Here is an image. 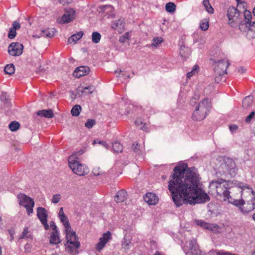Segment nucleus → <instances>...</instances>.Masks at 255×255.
<instances>
[{"label":"nucleus","instance_id":"nucleus-2","mask_svg":"<svg viewBox=\"0 0 255 255\" xmlns=\"http://www.w3.org/2000/svg\"><path fill=\"white\" fill-rule=\"evenodd\" d=\"M228 183L224 180L219 179L217 181H212L209 185L211 191H216L217 194L220 196L224 197V200H228L229 203L235 206H239L244 204L243 199L238 200L232 198L230 195V192L228 190Z\"/></svg>","mask_w":255,"mask_h":255},{"label":"nucleus","instance_id":"nucleus-12","mask_svg":"<svg viewBox=\"0 0 255 255\" xmlns=\"http://www.w3.org/2000/svg\"><path fill=\"white\" fill-rule=\"evenodd\" d=\"M111 233L108 231L107 233L103 234L102 237L99 239V242L97 244L96 250L98 251H101L102 249L105 247L106 244L111 238Z\"/></svg>","mask_w":255,"mask_h":255},{"label":"nucleus","instance_id":"nucleus-52","mask_svg":"<svg viewBox=\"0 0 255 255\" xmlns=\"http://www.w3.org/2000/svg\"><path fill=\"white\" fill-rule=\"evenodd\" d=\"M255 115V112H252L246 118V122L247 123H249L254 118Z\"/></svg>","mask_w":255,"mask_h":255},{"label":"nucleus","instance_id":"nucleus-47","mask_svg":"<svg viewBox=\"0 0 255 255\" xmlns=\"http://www.w3.org/2000/svg\"><path fill=\"white\" fill-rule=\"evenodd\" d=\"M249 23H246L245 21H243V22L241 20L240 22L239 23L238 27L236 28H239V29L241 31H245L247 27L249 26L248 25Z\"/></svg>","mask_w":255,"mask_h":255},{"label":"nucleus","instance_id":"nucleus-57","mask_svg":"<svg viewBox=\"0 0 255 255\" xmlns=\"http://www.w3.org/2000/svg\"><path fill=\"white\" fill-rule=\"evenodd\" d=\"M246 71V69L244 67H240L238 68V72L241 74H243Z\"/></svg>","mask_w":255,"mask_h":255},{"label":"nucleus","instance_id":"nucleus-26","mask_svg":"<svg viewBox=\"0 0 255 255\" xmlns=\"http://www.w3.org/2000/svg\"><path fill=\"white\" fill-rule=\"evenodd\" d=\"M84 33L82 31H79L77 33L74 34L71 36V37L68 39V42L69 43H75L78 40L80 39Z\"/></svg>","mask_w":255,"mask_h":255},{"label":"nucleus","instance_id":"nucleus-8","mask_svg":"<svg viewBox=\"0 0 255 255\" xmlns=\"http://www.w3.org/2000/svg\"><path fill=\"white\" fill-rule=\"evenodd\" d=\"M23 45L19 42H12L8 47V52L12 56H18L22 54Z\"/></svg>","mask_w":255,"mask_h":255},{"label":"nucleus","instance_id":"nucleus-30","mask_svg":"<svg viewBox=\"0 0 255 255\" xmlns=\"http://www.w3.org/2000/svg\"><path fill=\"white\" fill-rule=\"evenodd\" d=\"M95 90V88L94 87V86L92 85H89V86H88L87 87H82V90H81L80 88H79L78 89V91L79 92H81L82 94L83 93H87V92L86 91V90H87V91H88L87 93L90 94H92Z\"/></svg>","mask_w":255,"mask_h":255},{"label":"nucleus","instance_id":"nucleus-31","mask_svg":"<svg viewBox=\"0 0 255 255\" xmlns=\"http://www.w3.org/2000/svg\"><path fill=\"white\" fill-rule=\"evenodd\" d=\"M163 39L161 37H157L153 39L152 42L150 45V47L157 48L159 45L162 43Z\"/></svg>","mask_w":255,"mask_h":255},{"label":"nucleus","instance_id":"nucleus-33","mask_svg":"<svg viewBox=\"0 0 255 255\" xmlns=\"http://www.w3.org/2000/svg\"><path fill=\"white\" fill-rule=\"evenodd\" d=\"M203 4L208 13L210 14H213L214 13V9L210 4L209 0H203Z\"/></svg>","mask_w":255,"mask_h":255},{"label":"nucleus","instance_id":"nucleus-28","mask_svg":"<svg viewBox=\"0 0 255 255\" xmlns=\"http://www.w3.org/2000/svg\"><path fill=\"white\" fill-rule=\"evenodd\" d=\"M253 100V97L251 96H249L245 98L243 101V107L245 109L249 108L251 106Z\"/></svg>","mask_w":255,"mask_h":255},{"label":"nucleus","instance_id":"nucleus-3","mask_svg":"<svg viewBox=\"0 0 255 255\" xmlns=\"http://www.w3.org/2000/svg\"><path fill=\"white\" fill-rule=\"evenodd\" d=\"M211 103L208 98H205L199 102L192 116V119L195 121H200L204 119L211 108Z\"/></svg>","mask_w":255,"mask_h":255},{"label":"nucleus","instance_id":"nucleus-29","mask_svg":"<svg viewBox=\"0 0 255 255\" xmlns=\"http://www.w3.org/2000/svg\"><path fill=\"white\" fill-rule=\"evenodd\" d=\"M180 54L183 58H186L190 54V50L187 47L182 46L180 49Z\"/></svg>","mask_w":255,"mask_h":255},{"label":"nucleus","instance_id":"nucleus-37","mask_svg":"<svg viewBox=\"0 0 255 255\" xmlns=\"http://www.w3.org/2000/svg\"><path fill=\"white\" fill-rule=\"evenodd\" d=\"M20 124L16 121H13L10 123L8 125V128L11 131H15L19 129Z\"/></svg>","mask_w":255,"mask_h":255},{"label":"nucleus","instance_id":"nucleus-63","mask_svg":"<svg viewBox=\"0 0 255 255\" xmlns=\"http://www.w3.org/2000/svg\"><path fill=\"white\" fill-rule=\"evenodd\" d=\"M135 124L139 126L140 125H142V123L138 121H136L135 122Z\"/></svg>","mask_w":255,"mask_h":255},{"label":"nucleus","instance_id":"nucleus-6","mask_svg":"<svg viewBox=\"0 0 255 255\" xmlns=\"http://www.w3.org/2000/svg\"><path fill=\"white\" fill-rule=\"evenodd\" d=\"M241 12L234 6H230L227 10L228 24L233 28H237L241 21Z\"/></svg>","mask_w":255,"mask_h":255},{"label":"nucleus","instance_id":"nucleus-55","mask_svg":"<svg viewBox=\"0 0 255 255\" xmlns=\"http://www.w3.org/2000/svg\"><path fill=\"white\" fill-rule=\"evenodd\" d=\"M50 226L51 228H52V229L53 230V231H57V226L53 221H51L50 222Z\"/></svg>","mask_w":255,"mask_h":255},{"label":"nucleus","instance_id":"nucleus-58","mask_svg":"<svg viewBox=\"0 0 255 255\" xmlns=\"http://www.w3.org/2000/svg\"><path fill=\"white\" fill-rule=\"evenodd\" d=\"M98 143L102 144L103 146H104L107 149H108L109 147V145L106 141H99Z\"/></svg>","mask_w":255,"mask_h":255},{"label":"nucleus","instance_id":"nucleus-45","mask_svg":"<svg viewBox=\"0 0 255 255\" xmlns=\"http://www.w3.org/2000/svg\"><path fill=\"white\" fill-rule=\"evenodd\" d=\"M200 99V95L199 94H195L193 97L191 99L190 101V104L194 106L196 105Z\"/></svg>","mask_w":255,"mask_h":255},{"label":"nucleus","instance_id":"nucleus-5","mask_svg":"<svg viewBox=\"0 0 255 255\" xmlns=\"http://www.w3.org/2000/svg\"><path fill=\"white\" fill-rule=\"evenodd\" d=\"M68 164L74 173L79 176H84L88 172L87 167L78 161V158L75 155L69 156Z\"/></svg>","mask_w":255,"mask_h":255},{"label":"nucleus","instance_id":"nucleus-59","mask_svg":"<svg viewBox=\"0 0 255 255\" xmlns=\"http://www.w3.org/2000/svg\"><path fill=\"white\" fill-rule=\"evenodd\" d=\"M24 249L25 251L29 252L30 251L31 246L29 244H27L25 245Z\"/></svg>","mask_w":255,"mask_h":255},{"label":"nucleus","instance_id":"nucleus-1","mask_svg":"<svg viewBox=\"0 0 255 255\" xmlns=\"http://www.w3.org/2000/svg\"><path fill=\"white\" fill-rule=\"evenodd\" d=\"M173 171L168 187L177 207L183 204L203 203L210 200L201 187V177L197 169L176 166Z\"/></svg>","mask_w":255,"mask_h":255},{"label":"nucleus","instance_id":"nucleus-18","mask_svg":"<svg viewBox=\"0 0 255 255\" xmlns=\"http://www.w3.org/2000/svg\"><path fill=\"white\" fill-rule=\"evenodd\" d=\"M58 215L61 222L63 223L65 228H67V231L70 230V223L68 218L64 213L63 208L62 207L60 209Z\"/></svg>","mask_w":255,"mask_h":255},{"label":"nucleus","instance_id":"nucleus-27","mask_svg":"<svg viewBox=\"0 0 255 255\" xmlns=\"http://www.w3.org/2000/svg\"><path fill=\"white\" fill-rule=\"evenodd\" d=\"M0 101L1 102V106L4 108H8L9 106L10 103L9 102L8 99L7 98L6 94L5 93H3L0 98Z\"/></svg>","mask_w":255,"mask_h":255},{"label":"nucleus","instance_id":"nucleus-9","mask_svg":"<svg viewBox=\"0 0 255 255\" xmlns=\"http://www.w3.org/2000/svg\"><path fill=\"white\" fill-rule=\"evenodd\" d=\"M230 63L226 59L215 62L214 72L215 74H227V68Z\"/></svg>","mask_w":255,"mask_h":255},{"label":"nucleus","instance_id":"nucleus-51","mask_svg":"<svg viewBox=\"0 0 255 255\" xmlns=\"http://www.w3.org/2000/svg\"><path fill=\"white\" fill-rule=\"evenodd\" d=\"M129 35L128 33H126L123 35L120 36L119 41L121 43H124L127 39H128Z\"/></svg>","mask_w":255,"mask_h":255},{"label":"nucleus","instance_id":"nucleus-22","mask_svg":"<svg viewBox=\"0 0 255 255\" xmlns=\"http://www.w3.org/2000/svg\"><path fill=\"white\" fill-rule=\"evenodd\" d=\"M127 198V193L125 190L119 191L115 196V200L117 203L124 201Z\"/></svg>","mask_w":255,"mask_h":255},{"label":"nucleus","instance_id":"nucleus-42","mask_svg":"<svg viewBox=\"0 0 255 255\" xmlns=\"http://www.w3.org/2000/svg\"><path fill=\"white\" fill-rule=\"evenodd\" d=\"M101 38V35L100 33L97 32H94L92 34V41L95 43L99 42Z\"/></svg>","mask_w":255,"mask_h":255},{"label":"nucleus","instance_id":"nucleus-40","mask_svg":"<svg viewBox=\"0 0 255 255\" xmlns=\"http://www.w3.org/2000/svg\"><path fill=\"white\" fill-rule=\"evenodd\" d=\"M100 9H101V10H102L103 12L107 14H110L111 12H112L114 10V7L110 5H105L101 6Z\"/></svg>","mask_w":255,"mask_h":255},{"label":"nucleus","instance_id":"nucleus-36","mask_svg":"<svg viewBox=\"0 0 255 255\" xmlns=\"http://www.w3.org/2000/svg\"><path fill=\"white\" fill-rule=\"evenodd\" d=\"M175 9L176 5L173 2H169L165 5V9L168 12L172 13L175 11Z\"/></svg>","mask_w":255,"mask_h":255},{"label":"nucleus","instance_id":"nucleus-53","mask_svg":"<svg viewBox=\"0 0 255 255\" xmlns=\"http://www.w3.org/2000/svg\"><path fill=\"white\" fill-rule=\"evenodd\" d=\"M139 145L137 143L134 144L133 143L132 146V148L133 151L135 153H139Z\"/></svg>","mask_w":255,"mask_h":255},{"label":"nucleus","instance_id":"nucleus-14","mask_svg":"<svg viewBox=\"0 0 255 255\" xmlns=\"http://www.w3.org/2000/svg\"><path fill=\"white\" fill-rule=\"evenodd\" d=\"M90 68L87 66H80L77 67L73 73V76L76 78L85 76L89 74Z\"/></svg>","mask_w":255,"mask_h":255},{"label":"nucleus","instance_id":"nucleus-4","mask_svg":"<svg viewBox=\"0 0 255 255\" xmlns=\"http://www.w3.org/2000/svg\"><path fill=\"white\" fill-rule=\"evenodd\" d=\"M65 233L66 243L65 246L66 247V250L70 254H73L80 247V242L78 241L76 232L71 230L70 226V230L67 231V228H65Z\"/></svg>","mask_w":255,"mask_h":255},{"label":"nucleus","instance_id":"nucleus-56","mask_svg":"<svg viewBox=\"0 0 255 255\" xmlns=\"http://www.w3.org/2000/svg\"><path fill=\"white\" fill-rule=\"evenodd\" d=\"M191 255H204L199 249L196 250L195 252H191Z\"/></svg>","mask_w":255,"mask_h":255},{"label":"nucleus","instance_id":"nucleus-60","mask_svg":"<svg viewBox=\"0 0 255 255\" xmlns=\"http://www.w3.org/2000/svg\"><path fill=\"white\" fill-rule=\"evenodd\" d=\"M60 3H62L63 4H65L66 3H70L71 1V0H59Z\"/></svg>","mask_w":255,"mask_h":255},{"label":"nucleus","instance_id":"nucleus-34","mask_svg":"<svg viewBox=\"0 0 255 255\" xmlns=\"http://www.w3.org/2000/svg\"><path fill=\"white\" fill-rule=\"evenodd\" d=\"M32 236L28 231V228L25 227L22 233L21 236L19 237V239H32Z\"/></svg>","mask_w":255,"mask_h":255},{"label":"nucleus","instance_id":"nucleus-64","mask_svg":"<svg viewBox=\"0 0 255 255\" xmlns=\"http://www.w3.org/2000/svg\"><path fill=\"white\" fill-rule=\"evenodd\" d=\"M253 219L255 221V213L253 215Z\"/></svg>","mask_w":255,"mask_h":255},{"label":"nucleus","instance_id":"nucleus-16","mask_svg":"<svg viewBox=\"0 0 255 255\" xmlns=\"http://www.w3.org/2000/svg\"><path fill=\"white\" fill-rule=\"evenodd\" d=\"M56 32V30L55 28H47L45 29H43L41 30V34L40 36H37V35H33V37L39 38L41 36L48 37V38H52L53 37Z\"/></svg>","mask_w":255,"mask_h":255},{"label":"nucleus","instance_id":"nucleus-20","mask_svg":"<svg viewBox=\"0 0 255 255\" xmlns=\"http://www.w3.org/2000/svg\"><path fill=\"white\" fill-rule=\"evenodd\" d=\"M112 27L118 30L119 32H122L125 29V23L124 20L119 19L118 20L114 21L112 25Z\"/></svg>","mask_w":255,"mask_h":255},{"label":"nucleus","instance_id":"nucleus-23","mask_svg":"<svg viewBox=\"0 0 255 255\" xmlns=\"http://www.w3.org/2000/svg\"><path fill=\"white\" fill-rule=\"evenodd\" d=\"M197 224L205 229L212 231L215 230L218 228V226L216 224H209L202 220L198 221Z\"/></svg>","mask_w":255,"mask_h":255},{"label":"nucleus","instance_id":"nucleus-17","mask_svg":"<svg viewBox=\"0 0 255 255\" xmlns=\"http://www.w3.org/2000/svg\"><path fill=\"white\" fill-rule=\"evenodd\" d=\"M20 27V23L17 21H14L12 23V27L10 28L8 34V37L10 39H13L16 35V30L19 29Z\"/></svg>","mask_w":255,"mask_h":255},{"label":"nucleus","instance_id":"nucleus-11","mask_svg":"<svg viewBox=\"0 0 255 255\" xmlns=\"http://www.w3.org/2000/svg\"><path fill=\"white\" fill-rule=\"evenodd\" d=\"M237 206L243 213H248L255 208V197L252 196L251 200L248 201L246 204L244 202V204Z\"/></svg>","mask_w":255,"mask_h":255},{"label":"nucleus","instance_id":"nucleus-39","mask_svg":"<svg viewBox=\"0 0 255 255\" xmlns=\"http://www.w3.org/2000/svg\"><path fill=\"white\" fill-rule=\"evenodd\" d=\"M4 72L6 74L11 75L15 71L14 66L12 64H7L4 68Z\"/></svg>","mask_w":255,"mask_h":255},{"label":"nucleus","instance_id":"nucleus-38","mask_svg":"<svg viewBox=\"0 0 255 255\" xmlns=\"http://www.w3.org/2000/svg\"><path fill=\"white\" fill-rule=\"evenodd\" d=\"M113 149L115 152H122L123 150V147L120 142L116 141L113 144Z\"/></svg>","mask_w":255,"mask_h":255},{"label":"nucleus","instance_id":"nucleus-41","mask_svg":"<svg viewBox=\"0 0 255 255\" xmlns=\"http://www.w3.org/2000/svg\"><path fill=\"white\" fill-rule=\"evenodd\" d=\"M244 21L246 22V23H249L250 25H251V19H252V14L250 11L246 10L244 12Z\"/></svg>","mask_w":255,"mask_h":255},{"label":"nucleus","instance_id":"nucleus-19","mask_svg":"<svg viewBox=\"0 0 255 255\" xmlns=\"http://www.w3.org/2000/svg\"><path fill=\"white\" fill-rule=\"evenodd\" d=\"M132 246L131 239L125 236L122 241V249L127 253Z\"/></svg>","mask_w":255,"mask_h":255},{"label":"nucleus","instance_id":"nucleus-50","mask_svg":"<svg viewBox=\"0 0 255 255\" xmlns=\"http://www.w3.org/2000/svg\"><path fill=\"white\" fill-rule=\"evenodd\" d=\"M92 173L94 176H99L103 174L102 171L99 167H95L93 169Z\"/></svg>","mask_w":255,"mask_h":255},{"label":"nucleus","instance_id":"nucleus-61","mask_svg":"<svg viewBox=\"0 0 255 255\" xmlns=\"http://www.w3.org/2000/svg\"><path fill=\"white\" fill-rule=\"evenodd\" d=\"M236 1L238 2V4H242L244 7L246 5V3L244 1H242V0H236Z\"/></svg>","mask_w":255,"mask_h":255},{"label":"nucleus","instance_id":"nucleus-13","mask_svg":"<svg viewBox=\"0 0 255 255\" xmlns=\"http://www.w3.org/2000/svg\"><path fill=\"white\" fill-rule=\"evenodd\" d=\"M143 199L150 205H155L158 202V197L155 194L150 192L146 193Z\"/></svg>","mask_w":255,"mask_h":255},{"label":"nucleus","instance_id":"nucleus-10","mask_svg":"<svg viewBox=\"0 0 255 255\" xmlns=\"http://www.w3.org/2000/svg\"><path fill=\"white\" fill-rule=\"evenodd\" d=\"M37 216L46 230L49 229V225L47 223V213L46 210L42 207L37 208Z\"/></svg>","mask_w":255,"mask_h":255},{"label":"nucleus","instance_id":"nucleus-35","mask_svg":"<svg viewBox=\"0 0 255 255\" xmlns=\"http://www.w3.org/2000/svg\"><path fill=\"white\" fill-rule=\"evenodd\" d=\"M81 111V106L79 105H76L72 108L71 113L73 116L77 117L79 115Z\"/></svg>","mask_w":255,"mask_h":255},{"label":"nucleus","instance_id":"nucleus-24","mask_svg":"<svg viewBox=\"0 0 255 255\" xmlns=\"http://www.w3.org/2000/svg\"><path fill=\"white\" fill-rule=\"evenodd\" d=\"M60 243L58 231H53L50 237V243L51 244H58Z\"/></svg>","mask_w":255,"mask_h":255},{"label":"nucleus","instance_id":"nucleus-49","mask_svg":"<svg viewBox=\"0 0 255 255\" xmlns=\"http://www.w3.org/2000/svg\"><path fill=\"white\" fill-rule=\"evenodd\" d=\"M61 199V195L59 194H54L51 199V202L54 204L58 203Z\"/></svg>","mask_w":255,"mask_h":255},{"label":"nucleus","instance_id":"nucleus-62","mask_svg":"<svg viewBox=\"0 0 255 255\" xmlns=\"http://www.w3.org/2000/svg\"><path fill=\"white\" fill-rule=\"evenodd\" d=\"M249 27H251V29L252 30H255V21L253 22L252 23H251V25L249 24Z\"/></svg>","mask_w":255,"mask_h":255},{"label":"nucleus","instance_id":"nucleus-48","mask_svg":"<svg viewBox=\"0 0 255 255\" xmlns=\"http://www.w3.org/2000/svg\"><path fill=\"white\" fill-rule=\"evenodd\" d=\"M95 124V120L92 119H88L86 123L85 124V126L88 128H91Z\"/></svg>","mask_w":255,"mask_h":255},{"label":"nucleus","instance_id":"nucleus-46","mask_svg":"<svg viewBox=\"0 0 255 255\" xmlns=\"http://www.w3.org/2000/svg\"><path fill=\"white\" fill-rule=\"evenodd\" d=\"M199 66L197 65H195L194 66L193 70L190 72H188L187 74V77L188 78H190L191 76H192L194 74L198 72V70H199Z\"/></svg>","mask_w":255,"mask_h":255},{"label":"nucleus","instance_id":"nucleus-7","mask_svg":"<svg viewBox=\"0 0 255 255\" xmlns=\"http://www.w3.org/2000/svg\"><path fill=\"white\" fill-rule=\"evenodd\" d=\"M19 203L21 206L26 208L27 214L30 215L33 213V208L34 206L33 200L25 194H21L18 195Z\"/></svg>","mask_w":255,"mask_h":255},{"label":"nucleus","instance_id":"nucleus-21","mask_svg":"<svg viewBox=\"0 0 255 255\" xmlns=\"http://www.w3.org/2000/svg\"><path fill=\"white\" fill-rule=\"evenodd\" d=\"M36 114L41 117L48 119L52 118L54 117V114L51 109L39 110L37 112Z\"/></svg>","mask_w":255,"mask_h":255},{"label":"nucleus","instance_id":"nucleus-15","mask_svg":"<svg viewBox=\"0 0 255 255\" xmlns=\"http://www.w3.org/2000/svg\"><path fill=\"white\" fill-rule=\"evenodd\" d=\"M74 13L75 11L73 9L66 11L65 13L62 16L60 22L63 23L70 22L74 18Z\"/></svg>","mask_w":255,"mask_h":255},{"label":"nucleus","instance_id":"nucleus-43","mask_svg":"<svg viewBox=\"0 0 255 255\" xmlns=\"http://www.w3.org/2000/svg\"><path fill=\"white\" fill-rule=\"evenodd\" d=\"M200 27L204 31L207 30L208 29L209 21L207 19H204L201 21Z\"/></svg>","mask_w":255,"mask_h":255},{"label":"nucleus","instance_id":"nucleus-54","mask_svg":"<svg viewBox=\"0 0 255 255\" xmlns=\"http://www.w3.org/2000/svg\"><path fill=\"white\" fill-rule=\"evenodd\" d=\"M229 128L232 132H235L238 129V126L236 125H232L230 126Z\"/></svg>","mask_w":255,"mask_h":255},{"label":"nucleus","instance_id":"nucleus-25","mask_svg":"<svg viewBox=\"0 0 255 255\" xmlns=\"http://www.w3.org/2000/svg\"><path fill=\"white\" fill-rule=\"evenodd\" d=\"M224 161V165L227 171H230L232 169H234L236 164L232 159L227 158L225 159Z\"/></svg>","mask_w":255,"mask_h":255},{"label":"nucleus","instance_id":"nucleus-32","mask_svg":"<svg viewBox=\"0 0 255 255\" xmlns=\"http://www.w3.org/2000/svg\"><path fill=\"white\" fill-rule=\"evenodd\" d=\"M189 248L190 253L193 251L195 252L196 250L199 249L196 240L193 239L189 242Z\"/></svg>","mask_w":255,"mask_h":255},{"label":"nucleus","instance_id":"nucleus-44","mask_svg":"<svg viewBox=\"0 0 255 255\" xmlns=\"http://www.w3.org/2000/svg\"><path fill=\"white\" fill-rule=\"evenodd\" d=\"M215 82L217 83H219L222 82H224L225 80V74L221 73V74H215Z\"/></svg>","mask_w":255,"mask_h":255}]
</instances>
